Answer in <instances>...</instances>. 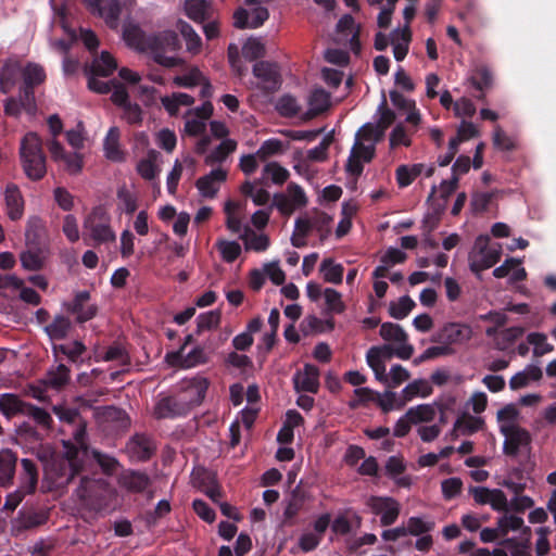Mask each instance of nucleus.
Instances as JSON below:
<instances>
[{"mask_svg": "<svg viewBox=\"0 0 556 556\" xmlns=\"http://www.w3.org/2000/svg\"><path fill=\"white\" fill-rule=\"evenodd\" d=\"M76 494L81 504L88 509L103 511L111 507L116 496V491L104 478L83 476Z\"/></svg>", "mask_w": 556, "mask_h": 556, "instance_id": "f257e3e1", "label": "nucleus"}, {"mask_svg": "<svg viewBox=\"0 0 556 556\" xmlns=\"http://www.w3.org/2000/svg\"><path fill=\"white\" fill-rule=\"evenodd\" d=\"M20 155L26 176L34 181L41 180L47 173V159L38 134L30 131L22 138Z\"/></svg>", "mask_w": 556, "mask_h": 556, "instance_id": "f03ea898", "label": "nucleus"}, {"mask_svg": "<svg viewBox=\"0 0 556 556\" xmlns=\"http://www.w3.org/2000/svg\"><path fill=\"white\" fill-rule=\"evenodd\" d=\"M86 437V427L85 425H80L74 432V440L78 446H68L65 452V457L53 464V469L56 479L60 480V484L71 483L74 478L81 472L83 463L80 462L78 454L79 450H83L85 454L88 452Z\"/></svg>", "mask_w": 556, "mask_h": 556, "instance_id": "7ed1b4c3", "label": "nucleus"}, {"mask_svg": "<svg viewBox=\"0 0 556 556\" xmlns=\"http://www.w3.org/2000/svg\"><path fill=\"white\" fill-rule=\"evenodd\" d=\"M180 48L178 35L174 30H163L148 36V49L153 60L167 68H173L182 63V60L176 56H167V51H177Z\"/></svg>", "mask_w": 556, "mask_h": 556, "instance_id": "20e7f679", "label": "nucleus"}, {"mask_svg": "<svg viewBox=\"0 0 556 556\" xmlns=\"http://www.w3.org/2000/svg\"><path fill=\"white\" fill-rule=\"evenodd\" d=\"M110 216L103 206H96L84 219V230L94 245L114 242L115 232L110 225Z\"/></svg>", "mask_w": 556, "mask_h": 556, "instance_id": "39448f33", "label": "nucleus"}, {"mask_svg": "<svg viewBox=\"0 0 556 556\" xmlns=\"http://www.w3.org/2000/svg\"><path fill=\"white\" fill-rule=\"evenodd\" d=\"M489 241L488 235L478 236L475 242V249L478 251L469 254V268L479 279L481 271L494 266L502 256L501 247L490 248Z\"/></svg>", "mask_w": 556, "mask_h": 556, "instance_id": "423d86ee", "label": "nucleus"}, {"mask_svg": "<svg viewBox=\"0 0 556 556\" xmlns=\"http://www.w3.org/2000/svg\"><path fill=\"white\" fill-rule=\"evenodd\" d=\"M501 433L505 437L503 452L506 456L516 457L521 448H530V432L518 425H502Z\"/></svg>", "mask_w": 556, "mask_h": 556, "instance_id": "0eeeda50", "label": "nucleus"}, {"mask_svg": "<svg viewBox=\"0 0 556 556\" xmlns=\"http://www.w3.org/2000/svg\"><path fill=\"white\" fill-rule=\"evenodd\" d=\"M94 16L104 20L108 27L115 29L119 24L122 3L118 0H81Z\"/></svg>", "mask_w": 556, "mask_h": 556, "instance_id": "6e6552de", "label": "nucleus"}, {"mask_svg": "<svg viewBox=\"0 0 556 556\" xmlns=\"http://www.w3.org/2000/svg\"><path fill=\"white\" fill-rule=\"evenodd\" d=\"M208 389V381L205 378H194L186 383L177 393L180 396L186 409L190 410L199 406Z\"/></svg>", "mask_w": 556, "mask_h": 556, "instance_id": "1a4fd4ad", "label": "nucleus"}, {"mask_svg": "<svg viewBox=\"0 0 556 556\" xmlns=\"http://www.w3.org/2000/svg\"><path fill=\"white\" fill-rule=\"evenodd\" d=\"M253 75L261 80V87L267 93L275 92L280 88L281 76L276 63L256 62L253 66Z\"/></svg>", "mask_w": 556, "mask_h": 556, "instance_id": "9d476101", "label": "nucleus"}, {"mask_svg": "<svg viewBox=\"0 0 556 556\" xmlns=\"http://www.w3.org/2000/svg\"><path fill=\"white\" fill-rule=\"evenodd\" d=\"M189 412L186 409L177 392L173 395L160 399L154 406V416L156 419H174L187 416Z\"/></svg>", "mask_w": 556, "mask_h": 556, "instance_id": "9b49d317", "label": "nucleus"}, {"mask_svg": "<svg viewBox=\"0 0 556 556\" xmlns=\"http://www.w3.org/2000/svg\"><path fill=\"white\" fill-rule=\"evenodd\" d=\"M227 170L218 167L195 181L200 194L206 199H214L219 191L220 185L227 179Z\"/></svg>", "mask_w": 556, "mask_h": 556, "instance_id": "f8f14e48", "label": "nucleus"}, {"mask_svg": "<svg viewBox=\"0 0 556 556\" xmlns=\"http://www.w3.org/2000/svg\"><path fill=\"white\" fill-rule=\"evenodd\" d=\"M269 17V12L264 7H256L251 14L243 8L233 13V26L239 29L257 28Z\"/></svg>", "mask_w": 556, "mask_h": 556, "instance_id": "ddd939ff", "label": "nucleus"}, {"mask_svg": "<svg viewBox=\"0 0 556 556\" xmlns=\"http://www.w3.org/2000/svg\"><path fill=\"white\" fill-rule=\"evenodd\" d=\"M294 390L296 392L317 393L319 390V369L312 364H305L303 370H298L293 376Z\"/></svg>", "mask_w": 556, "mask_h": 556, "instance_id": "4468645a", "label": "nucleus"}, {"mask_svg": "<svg viewBox=\"0 0 556 556\" xmlns=\"http://www.w3.org/2000/svg\"><path fill=\"white\" fill-rule=\"evenodd\" d=\"M130 457L137 462L149 460L155 452L152 440L142 433L135 434L127 443Z\"/></svg>", "mask_w": 556, "mask_h": 556, "instance_id": "2eb2a0df", "label": "nucleus"}, {"mask_svg": "<svg viewBox=\"0 0 556 556\" xmlns=\"http://www.w3.org/2000/svg\"><path fill=\"white\" fill-rule=\"evenodd\" d=\"M118 482L129 492L142 493L150 486L151 479L144 471L128 469L122 472Z\"/></svg>", "mask_w": 556, "mask_h": 556, "instance_id": "dca6fc26", "label": "nucleus"}, {"mask_svg": "<svg viewBox=\"0 0 556 556\" xmlns=\"http://www.w3.org/2000/svg\"><path fill=\"white\" fill-rule=\"evenodd\" d=\"M16 464L17 456L13 451L9 448L0 451V488H9L13 484Z\"/></svg>", "mask_w": 556, "mask_h": 556, "instance_id": "f3484780", "label": "nucleus"}, {"mask_svg": "<svg viewBox=\"0 0 556 556\" xmlns=\"http://www.w3.org/2000/svg\"><path fill=\"white\" fill-rule=\"evenodd\" d=\"M8 215L10 219L17 220L24 211V201L18 187L15 184H8L4 192Z\"/></svg>", "mask_w": 556, "mask_h": 556, "instance_id": "a211bd4d", "label": "nucleus"}, {"mask_svg": "<svg viewBox=\"0 0 556 556\" xmlns=\"http://www.w3.org/2000/svg\"><path fill=\"white\" fill-rule=\"evenodd\" d=\"M28 403L20 399L17 394L4 393L0 396V412L7 417L12 418L16 415H25Z\"/></svg>", "mask_w": 556, "mask_h": 556, "instance_id": "6ab92c4d", "label": "nucleus"}, {"mask_svg": "<svg viewBox=\"0 0 556 556\" xmlns=\"http://www.w3.org/2000/svg\"><path fill=\"white\" fill-rule=\"evenodd\" d=\"M185 11L190 20L200 24L211 18L212 14L211 5L206 0H187Z\"/></svg>", "mask_w": 556, "mask_h": 556, "instance_id": "aec40b11", "label": "nucleus"}, {"mask_svg": "<svg viewBox=\"0 0 556 556\" xmlns=\"http://www.w3.org/2000/svg\"><path fill=\"white\" fill-rule=\"evenodd\" d=\"M71 379V370L64 364H59L48 370L43 380L45 384L54 390L64 388Z\"/></svg>", "mask_w": 556, "mask_h": 556, "instance_id": "412c9836", "label": "nucleus"}, {"mask_svg": "<svg viewBox=\"0 0 556 556\" xmlns=\"http://www.w3.org/2000/svg\"><path fill=\"white\" fill-rule=\"evenodd\" d=\"M21 466L20 485L27 489L28 492L35 493L38 483V469L35 462L29 458H23Z\"/></svg>", "mask_w": 556, "mask_h": 556, "instance_id": "4be33fe9", "label": "nucleus"}, {"mask_svg": "<svg viewBox=\"0 0 556 556\" xmlns=\"http://www.w3.org/2000/svg\"><path fill=\"white\" fill-rule=\"evenodd\" d=\"M105 156L113 162L124 161V153L119 147V129L111 127L104 139Z\"/></svg>", "mask_w": 556, "mask_h": 556, "instance_id": "5701e85b", "label": "nucleus"}, {"mask_svg": "<svg viewBox=\"0 0 556 556\" xmlns=\"http://www.w3.org/2000/svg\"><path fill=\"white\" fill-rule=\"evenodd\" d=\"M309 118L323 114L330 106V94L323 88L314 89L309 96Z\"/></svg>", "mask_w": 556, "mask_h": 556, "instance_id": "b1692460", "label": "nucleus"}, {"mask_svg": "<svg viewBox=\"0 0 556 556\" xmlns=\"http://www.w3.org/2000/svg\"><path fill=\"white\" fill-rule=\"evenodd\" d=\"M72 328V323L68 317L64 315H56L52 323L45 327V332L50 340H64Z\"/></svg>", "mask_w": 556, "mask_h": 556, "instance_id": "393cba45", "label": "nucleus"}, {"mask_svg": "<svg viewBox=\"0 0 556 556\" xmlns=\"http://www.w3.org/2000/svg\"><path fill=\"white\" fill-rule=\"evenodd\" d=\"M23 86L34 88L43 84L47 76L45 68L37 63L28 62L22 68Z\"/></svg>", "mask_w": 556, "mask_h": 556, "instance_id": "a878e982", "label": "nucleus"}, {"mask_svg": "<svg viewBox=\"0 0 556 556\" xmlns=\"http://www.w3.org/2000/svg\"><path fill=\"white\" fill-rule=\"evenodd\" d=\"M484 421L481 417H475L470 414L464 413L456 419L453 431H458L464 435H470L482 429Z\"/></svg>", "mask_w": 556, "mask_h": 556, "instance_id": "bb28decb", "label": "nucleus"}, {"mask_svg": "<svg viewBox=\"0 0 556 556\" xmlns=\"http://www.w3.org/2000/svg\"><path fill=\"white\" fill-rule=\"evenodd\" d=\"M117 68L115 59L108 52L102 51L99 58H96L90 66V73L108 77Z\"/></svg>", "mask_w": 556, "mask_h": 556, "instance_id": "cd10ccee", "label": "nucleus"}, {"mask_svg": "<svg viewBox=\"0 0 556 556\" xmlns=\"http://www.w3.org/2000/svg\"><path fill=\"white\" fill-rule=\"evenodd\" d=\"M123 37L128 46L134 47L141 51L148 49V36L144 31L134 24H129L124 28Z\"/></svg>", "mask_w": 556, "mask_h": 556, "instance_id": "c85d7f7f", "label": "nucleus"}, {"mask_svg": "<svg viewBox=\"0 0 556 556\" xmlns=\"http://www.w3.org/2000/svg\"><path fill=\"white\" fill-rule=\"evenodd\" d=\"M176 27L186 40L187 50L193 54L198 53L201 49L202 40L192 26L189 23L179 20Z\"/></svg>", "mask_w": 556, "mask_h": 556, "instance_id": "c756f323", "label": "nucleus"}, {"mask_svg": "<svg viewBox=\"0 0 556 556\" xmlns=\"http://www.w3.org/2000/svg\"><path fill=\"white\" fill-rule=\"evenodd\" d=\"M497 526L500 528L501 535L505 536L509 531L522 530V534L530 536L531 529L523 527V519L515 515H504L498 518Z\"/></svg>", "mask_w": 556, "mask_h": 556, "instance_id": "7c9ffc66", "label": "nucleus"}, {"mask_svg": "<svg viewBox=\"0 0 556 556\" xmlns=\"http://www.w3.org/2000/svg\"><path fill=\"white\" fill-rule=\"evenodd\" d=\"M157 156V151L150 150L148 156L139 161L137 172L143 179L153 180L157 176L159 169L155 165Z\"/></svg>", "mask_w": 556, "mask_h": 556, "instance_id": "2f4dec72", "label": "nucleus"}, {"mask_svg": "<svg viewBox=\"0 0 556 556\" xmlns=\"http://www.w3.org/2000/svg\"><path fill=\"white\" fill-rule=\"evenodd\" d=\"M320 271L326 282L334 285L342 282L344 267L341 264H336L332 258H325L321 262Z\"/></svg>", "mask_w": 556, "mask_h": 556, "instance_id": "473e14b6", "label": "nucleus"}, {"mask_svg": "<svg viewBox=\"0 0 556 556\" xmlns=\"http://www.w3.org/2000/svg\"><path fill=\"white\" fill-rule=\"evenodd\" d=\"M237 148V142L231 139L223 140L205 159L206 164L225 161Z\"/></svg>", "mask_w": 556, "mask_h": 556, "instance_id": "72a5a7b5", "label": "nucleus"}, {"mask_svg": "<svg viewBox=\"0 0 556 556\" xmlns=\"http://www.w3.org/2000/svg\"><path fill=\"white\" fill-rule=\"evenodd\" d=\"M416 306L415 302L408 295H403L397 302H391L389 314L394 319H404Z\"/></svg>", "mask_w": 556, "mask_h": 556, "instance_id": "f704fd0d", "label": "nucleus"}, {"mask_svg": "<svg viewBox=\"0 0 556 556\" xmlns=\"http://www.w3.org/2000/svg\"><path fill=\"white\" fill-rule=\"evenodd\" d=\"M305 498L306 497L304 492L299 486L292 491L291 498L283 511L286 521H289L298 516L304 506Z\"/></svg>", "mask_w": 556, "mask_h": 556, "instance_id": "c9c22d12", "label": "nucleus"}, {"mask_svg": "<svg viewBox=\"0 0 556 556\" xmlns=\"http://www.w3.org/2000/svg\"><path fill=\"white\" fill-rule=\"evenodd\" d=\"M477 136L478 129L471 122H462L460 126L458 127L457 135L450 139L451 150L457 152L460 142Z\"/></svg>", "mask_w": 556, "mask_h": 556, "instance_id": "e433bc0d", "label": "nucleus"}, {"mask_svg": "<svg viewBox=\"0 0 556 556\" xmlns=\"http://www.w3.org/2000/svg\"><path fill=\"white\" fill-rule=\"evenodd\" d=\"M432 393V387L428 383V381L418 379L408 383L403 389V395L405 401H410L413 397L420 395L421 397H427Z\"/></svg>", "mask_w": 556, "mask_h": 556, "instance_id": "4c0bfd02", "label": "nucleus"}, {"mask_svg": "<svg viewBox=\"0 0 556 556\" xmlns=\"http://www.w3.org/2000/svg\"><path fill=\"white\" fill-rule=\"evenodd\" d=\"M435 412L431 405L421 404L416 407H410L406 412V418L413 424L428 422L434 418Z\"/></svg>", "mask_w": 556, "mask_h": 556, "instance_id": "58836bf2", "label": "nucleus"}, {"mask_svg": "<svg viewBox=\"0 0 556 556\" xmlns=\"http://www.w3.org/2000/svg\"><path fill=\"white\" fill-rule=\"evenodd\" d=\"M25 415L30 417L37 426L45 430H49L52 427L53 419L51 415L46 409L35 406L31 403H28Z\"/></svg>", "mask_w": 556, "mask_h": 556, "instance_id": "ea45409f", "label": "nucleus"}, {"mask_svg": "<svg viewBox=\"0 0 556 556\" xmlns=\"http://www.w3.org/2000/svg\"><path fill=\"white\" fill-rule=\"evenodd\" d=\"M380 336L386 341L406 342L408 340L404 329L393 323H383L380 327Z\"/></svg>", "mask_w": 556, "mask_h": 556, "instance_id": "a19ab883", "label": "nucleus"}, {"mask_svg": "<svg viewBox=\"0 0 556 556\" xmlns=\"http://www.w3.org/2000/svg\"><path fill=\"white\" fill-rule=\"evenodd\" d=\"M383 136L384 131L377 124L366 123L356 132L355 140L372 141L375 144L382 140Z\"/></svg>", "mask_w": 556, "mask_h": 556, "instance_id": "79ce46f5", "label": "nucleus"}, {"mask_svg": "<svg viewBox=\"0 0 556 556\" xmlns=\"http://www.w3.org/2000/svg\"><path fill=\"white\" fill-rule=\"evenodd\" d=\"M247 249H252L257 252H263L269 247V239L266 235H256L247 226L244 228V236Z\"/></svg>", "mask_w": 556, "mask_h": 556, "instance_id": "37998d69", "label": "nucleus"}, {"mask_svg": "<svg viewBox=\"0 0 556 556\" xmlns=\"http://www.w3.org/2000/svg\"><path fill=\"white\" fill-rule=\"evenodd\" d=\"M168 362L170 364L180 363L181 366L191 368L200 364H205L207 362V355L202 348L198 346L190 351L185 357L182 356L181 359H169Z\"/></svg>", "mask_w": 556, "mask_h": 556, "instance_id": "c03bdc74", "label": "nucleus"}, {"mask_svg": "<svg viewBox=\"0 0 556 556\" xmlns=\"http://www.w3.org/2000/svg\"><path fill=\"white\" fill-rule=\"evenodd\" d=\"M222 314L218 309L202 313L197 317V333L216 328L220 323Z\"/></svg>", "mask_w": 556, "mask_h": 556, "instance_id": "a18cd8bd", "label": "nucleus"}, {"mask_svg": "<svg viewBox=\"0 0 556 556\" xmlns=\"http://www.w3.org/2000/svg\"><path fill=\"white\" fill-rule=\"evenodd\" d=\"M492 80V73L486 66L477 67L470 76L472 86L479 91H484L491 87Z\"/></svg>", "mask_w": 556, "mask_h": 556, "instance_id": "49530a36", "label": "nucleus"}, {"mask_svg": "<svg viewBox=\"0 0 556 556\" xmlns=\"http://www.w3.org/2000/svg\"><path fill=\"white\" fill-rule=\"evenodd\" d=\"M462 329L457 324H447L442 330L432 338L433 342L451 344L460 339Z\"/></svg>", "mask_w": 556, "mask_h": 556, "instance_id": "de8ad7c7", "label": "nucleus"}, {"mask_svg": "<svg viewBox=\"0 0 556 556\" xmlns=\"http://www.w3.org/2000/svg\"><path fill=\"white\" fill-rule=\"evenodd\" d=\"M216 247L223 260L227 263L235 262L241 254V247L236 241L219 240Z\"/></svg>", "mask_w": 556, "mask_h": 556, "instance_id": "09e8293b", "label": "nucleus"}, {"mask_svg": "<svg viewBox=\"0 0 556 556\" xmlns=\"http://www.w3.org/2000/svg\"><path fill=\"white\" fill-rule=\"evenodd\" d=\"M405 528L407 534L419 536L432 531L434 522L426 521L420 517H410L408 518L407 526Z\"/></svg>", "mask_w": 556, "mask_h": 556, "instance_id": "8fccbe9b", "label": "nucleus"}, {"mask_svg": "<svg viewBox=\"0 0 556 556\" xmlns=\"http://www.w3.org/2000/svg\"><path fill=\"white\" fill-rule=\"evenodd\" d=\"M91 454L104 473L113 475L117 470L119 463L115 457L104 454L98 450H92Z\"/></svg>", "mask_w": 556, "mask_h": 556, "instance_id": "3c124183", "label": "nucleus"}, {"mask_svg": "<svg viewBox=\"0 0 556 556\" xmlns=\"http://www.w3.org/2000/svg\"><path fill=\"white\" fill-rule=\"evenodd\" d=\"M203 74L198 67H192L187 74L176 76L174 84L182 88H193L202 81Z\"/></svg>", "mask_w": 556, "mask_h": 556, "instance_id": "603ef678", "label": "nucleus"}, {"mask_svg": "<svg viewBox=\"0 0 556 556\" xmlns=\"http://www.w3.org/2000/svg\"><path fill=\"white\" fill-rule=\"evenodd\" d=\"M326 305L329 312L334 314H341L345 309V305L342 301L341 293L332 288H327L324 291Z\"/></svg>", "mask_w": 556, "mask_h": 556, "instance_id": "864d4df0", "label": "nucleus"}, {"mask_svg": "<svg viewBox=\"0 0 556 556\" xmlns=\"http://www.w3.org/2000/svg\"><path fill=\"white\" fill-rule=\"evenodd\" d=\"M501 545L510 551L511 556H532L529 551V536L525 542H519L515 538H508L501 542Z\"/></svg>", "mask_w": 556, "mask_h": 556, "instance_id": "5fc2aeb1", "label": "nucleus"}, {"mask_svg": "<svg viewBox=\"0 0 556 556\" xmlns=\"http://www.w3.org/2000/svg\"><path fill=\"white\" fill-rule=\"evenodd\" d=\"M332 218L325 212L316 211L309 218L312 230L316 229L320 233L321 240L329 233V225Z\"/></svg>", "mask_w": 556, "mask_h": 556, "instance_id": "6e6d98bb", "label": "nucleus"}, {"mask_svg": "<svg viewBox=\"0 0 556 556\" xmlns=\"http://www.w3.org/2000/svg\"><path fill=\"white\" fill-rule=\"evenodd\" d=\"M17 102L21 105V108H23L28 114H35L37 105L34 88H29L22 85L20 88V96Z\"/></svg>", "mask_w": 556, "mask_h": 556, "instance_id": "4d7b16f0", "label": "nucleus"}, {"mask_svg": "<svg viewBox=\"0 0 556 556\" xmlns=\"http://www.w3.org/2000/svg\"><path fill=\"white\" fill-rule=\"evenodd\" d=\"M379 118L377 125L386 132V130L394 123L395 113L388 108L387 98L383 94L382 101L378 106Z\"/></svg>", "mask_w": 556, "mask_h": 556, "instance_id": "13d9d810", "label": "nucleus"}, {"mask_svg": "<svg viewBox=\"0 0 556 556\" xmlns=\"http://www.w3.org/2000/svg\"><path fill=\"white\" fill-rule=\"evenodd\" d=\"M399 514V504L392 498H387L384 501V507L380 518L381 526L388 527L393 525L396 521Z\"/></svg>", "mask_w": 556, "mask_h": 556, "instance_id": "bf43d9fd", "label": "nucleus"}, {"mask_svg": "<svg viewBox=\"0 0 556 556\" xmlns=\"http://www.w3.org/2000/svg\"><path fill=\"white\" fill-rule=\"evenodd\" d=\"M366 361L368 366L372 369L376 379L380 382H388L389 379L386 374V365L383 361L378 355H374L369 350L366 354Z\"/></svg>", "mask_w": 556, "mask_h": 556, "instance_id": "052dcab7", "label": "nucleus"}, {"mask_svg": "<svg viewBox=\"0 0 556 556\" xmlns=\"http://www.w3.org/2000/svg\"><path fill=\"white\" fill-rule=\"evenodd\" d=\"M401 39L403 40V43L393 42V54L396 61L404 60L408 53V45L412 39V33L408 26H404V28L402 29Z\"/></svg>", "mask_w": 556, "mask_h": 556, "instance_id": "680f3d73", "label": "nucleus"}, {"mask_svg": "<svg viewBox=\"0 0 556 556\" xmlns=\"http://www.w3.org/2000/svg\"><path fill=\"white\" fill-rule=\"evenodd\" d=\"M277 108L281 115L292 117L300 113V105L294 97L286 94L282 96L277 104Z\"/></svg>", "mask_w": 556, "mask_h": 556, "instance_id": "e2e57ef3", "label": "nucleus"}, {"mask_svg": "<svg viewBox=\"0 0 556 556\" xmlns=\"http://www.w3.org/2000/svg\"><path fill=\"white\" fill-rule=\"evenodd\" d=\"M264 174H266L271 181L277 185H282L289 177V172L276 162L268 163L264 167Z\"/></svg>", "mask_w": 556, "mask_h": 556, "instance_id": "0e129e2a", "label": "nucleus"}, {"mask_svg": "<svg viewBox=\"0 0 556 556\" xmlns=\"http://www.w3.org/2000/svg\"><path fill=\"white\" fill-rule=\"evenodd\" d=\"M376 394L369 388H357L354 390L355 399L349 402L350 408H357L359 406L366 405L368 402L376 400Z\"/></svg>", "mask_w": 556, "mask_h": 556, "instance_id": "69168bd1", "label": "nucleus"}, {"mask_svg": "<svg viewBox=\"0 0 556 556\" xmlns=\"http://www.w3.org/2000/svg\"><path fill=\"white\" fill-rule=\"evenodd\" d=\"M62 231L70 242L74 243L79 240L77 218L74 215L67 214L64 217Z\"/></svg>", "mask_w": 556, "mask_h": 556, "instance_id": "338daca9", "label": "nucleus"}, {"mask_svg": "<svg viewBox=\"0 0 556 556\" xmlns=\"http://www.w3.org/2000/svg\"><path fill=\"white\" fill-rule=\"evenodd\" d=\"M282 151V142L279 139H267L265 140L256 154L262 160H266L267 157L280 153Z\"/></svg>", "mask_w": 556, "mask_h": 556, "instance_id": "774afa93", "label": "nucleus"}]
</instances>
